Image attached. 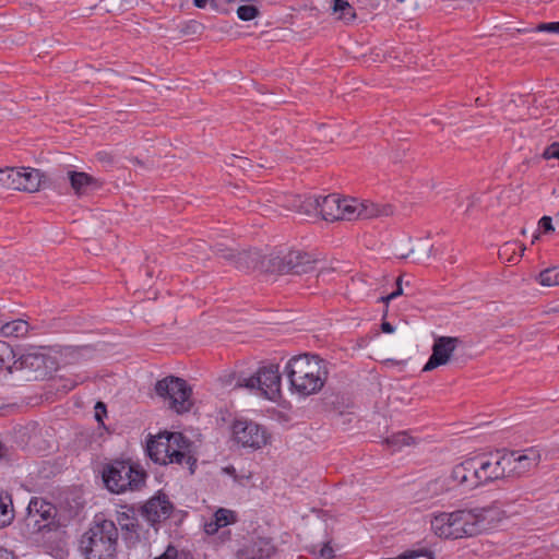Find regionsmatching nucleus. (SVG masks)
I'll use <instances>...</instances> for the list:
<instances>
[{
	"label": "nucleus",
	"instance_id": "obj_6",
	"mask_svg": "<svg viewBox=\"0 0 559 559\" xmlns=\"http://www.w3.org/2000/svg\"><path fill=\"white\" fill-rule=\"evenodd\" d=\"M106 488L114 493L140 490L146 480V472L130 460H115L102 472Z\"/></svg>",
	"mask_w": 559,
	"mask_h": 559
},
{
	"label": "nucleus",
	"instance_id": "obj_29",
	"mask_svg": "<svg viewBox=\"0 0 559 559\" xmlns=\"http://www.w3.org/2000/svg\"><path fill=\"white\" fill-rule=\"evenodd\" d=\"M15 358L13 348L4 341H0V371L5 369L10 372V366Z\"/></svg>",
	"mask_w": 559,
	"mask_h": 559
},
{
	"label": "nucleus",
	"instance_id": "obj_28",
	"mask_svg": "<svg viewBox=\"0 0 559 559\" xmlns=\"http://www.w3.org/2000/svg\"><path fill=\"white\" fill-rule=\"evenodd\" d=\"M332 9L336 17L345 23H349L356 19L354 7L346 0H333Z\"/></svg>",
	"mask_w": 559,
	"mask_h": 559
},
{
	"label": "nucleus",
	"instance_id": "obj_32",
	"mask_svg": "<svg viewBox=\"0 0 559 559\" xmlns=\"http://www.w3.org/2000/svg\"><path fill=\"white\" fill-rule=\"evenodd\" d=\"M130 511L131 510L118 512L117 522L122 528L127 531H134L136 526V520L132 514L129 513Z\"/></svg>",
	"mask_w": 559,
	"mask_h": 559
},
{
	"label": "nucleus",
	"instance_id": "obj_39",
	"mask_svg": "<svg viewBox=\"0 0 559 559\" xmlns=\"http://www.w3.org/2000/svg\"><path fill=\"white\" fill-rule=\"evenodd\" d=\"M402 276H399L396 280V289L390 294L391 298H396L397 296H401L403 294L402 289Z\"/></svg>",
	"mask_w": 559,
	"mask_h": 559
},
{
	"label": "nucleus",
	"instance_id": "obj_25",
	"mask_svg": "<svg viewBox=\"0 0 559 559\" xmlns=\"http://www.w3.org/2000/svg\"><path fill=\"white\" fill-rule=\"evenodd\" d=\"M293 209L306 216H312L319 212V198L314 197H297L293 200Z\"/></svg>",
	"mask_w": 559,
	"mask_h": 559
},
{
	"label": "nucleus",
	"instance_id": "obj_40",
	"mask_svg": "<svg viewBox=\"0 0 559 559\" xmlns=\"http://www.w3.org/2000/svg\"><path fill=\"white\" fill-rule=\"evenodd\" d=\"M0 559H17V558L12 551L4 549V548H0Z\"/></svg>",
	"mask_w": 559,
	"mask_h": 559
},
{
	"label": "nucleus",
	"instance_id": "obj_38",
	"mask_svg": "<svg viewBox=\"0 0 559 559\" xmlns=\"http://www.w3.org/2000/svg\"><path fill=\"white\" fill-rule=\"evenodd\" d=\"M193 4L199 9H204L207 4H211L213 9H217L215 0H193Z\"/></svg>",
	"mask_w": 559,
	"mask_h": 559
},
{
	"label": "nucleus",
	"instance_id": "obj_13",
	"mask_svg": "<svg viewBox=\"0 0 559 559\" xmlns=\"http://www.w3.org/2000/svg\"><path fill=\"white\" fill-rule=\"evenodd\" d=\"M231 436L237 444L253 450L265 447L270 441L266 429L248 419H236L231 425Z\"/></svg>",
	"mask_w": 559,
	"mask_h": 559
},
{
	"label": "nucleus",
	"instance_id": "obj_21",
	"mask_svg": "<svg viewBox=\"0 0 559 559\" xmlns=\"http://www.w3.org/2000/svg\"><path fill=\"white\" fill-rule=\"evenodd\" d=\"M275 552V547L267 538H257L246 544L237 551L238 559H269Z\"/></svg>",
	"mask_w": 559,
	"mask_h": 559
},
{
	"label": "nucleus",
	"instance_id": "obj_33",
	"mask_svg": "<svg viewBox=\"0 0 559 559\" xmlns=\"http://www.w3.org/2000/svg\"><path fill=\"white\" fill-rule=\"evenodd\" d=\"M536 31H538V32H549V33H559V22L540 23V24L537 25Z\"/></svg>",
	"mask_w": 559,
	"mask_h": 559
},
{
	"label": "nucleus",
	"instance_id": "obj_36",
	"mask_svg": "<svg viewBox=\"0 0 559 559\" xmlns=\"http://www.w3.org/2000/svg\"><path fill=\"white\" fill-rule=\"evenodd\" d=\"M107 414L106 405L103 402H97L95 405V419L103 424V416Z\"/></svg>",
	"mask_w": 559,
	"mask_h": 559
},
{
	"label": "nucleus",
	"instance_id": "obj_9",
	"mask_svg": "<svg viewBox=\"0 0 559 559\" xmlns=\"http://www.w3.org/2000/svg\"><path fill=\"white\" fill-rule=\"evenodd\" d=\"M510 462V456L506 455V450H496L475 455L479 486L508 478L507 467Z\"/></svg>",
	"mask_w": 559,
	"mask_h": 559
},
{
	"label": "nucleus",
	"instance_id": "obj_17",
	"mask_svg": "<svg viewBox=\"0 0 559 559\" xmlns=\"http://www.w3.org/2000/svg\"><path fill=\"white\" fill-rule=\"evenodd\" d=\"M506 455H509L512 461L507 467L508 478L522 477L537 467L540 462V454L534 449H528L522 454L515 451H506Z\"/></svg>",
	"mask_w": 559,
	"mask_h": 559
},
{
	"label": "nucleus",
	"instance_id": "obj_7",
	"mask_svg": "<svg viewBox=\"0 0 559 559\" xmlns=\"http://www.w3.org/2000/svg\"><path fill=\"white\" fill-rule=\"evenodd\" d=\"M57 369L56 359L44 347L25 349L10 366V373L22 371L26 380H43Z\"/></svg>",
	"mask_w": 559,
	"mask_h": 559
},
{
	"label": "nucleus",
	"instance_id": "obj_30",
	"mask_svg": "<svg viewBox=\"0 0 559 559\" xmlns=\"http://www.w3.org/2000/svg\"><path fill=\"white\" fill-rule=\"evenodd\" d=\"M538 282L543 286L559 285V269L549 267L542 271L538 275Z\"/></svg>",
	"mask_w": 559,
	"mask_h": 559
},
{
	"label": "nucleus",
	"instance_id": "obj_22",
	"mask_svg": "<svg viewBox=\"0 0 559 559\" xmlns=\"http://www.w3.org/2000/svg\"><path fill=\"white\" fill-rule=\"evenodd\" d=\"M238 521V515L235 511L219 508L213 514L211 521L204 523V532L207 535L216 534L221 528H224Z\"/></svg>",
	"mask_w": 559,
	"mask_h": 559
},
{
	"label": "nucleus",
	"instance_id": "obj_10",
	"mask_svg": "<svg viewBox=\"0 0 559 559\" xmlns=\"http://www.w3.org/2000/svg\"><path fill=\"white\" fill-rule=\"evenodd\" d=\"M237 385L255 391L269 400H275L281 392V373L278 366H263L259 368L253 376L239 380Z\"/></svg>",
	"mask_w": 559,
	"mask_h": 559
},
{
	"label": "nucleus",
	"instance_id": "obj_19",
	"mask_svg": "<svg viewBox=\"0 0 559 559\" xmlns=\"http://www.w3.org/2000/svg\"><path fill=\"white\" fill-rule=\"evenodd\" d=\"M451 478L457 485L467 489L479 487V480L476 472L475 456L468 457L456 464L451 472Z\"/></svg>",
	"mask_w": 559,
	"mask_h": 559
},
{
	"label": "nucleus",
	"instance_id": "obj_5",
	"mask_svg": "<svg viewBox=\"0 0 559 559\" xmlns=\"http://www.w3.org/2000/svg\"><path fill=\"white\" fill-rule=\"evenodd\" d=\"M118 536L114 521H95L80 539L84 559H116Z\"/></svg>",
	"mask_w": 559,
	"mask_h": 559
},
{
	"label": "nucleus",
	"instance_id": "obj_41",
	"mask_svg": "<svg viewBox=\"0 0 559 559\" xmlns=\"http://www.w3.org/2000/svg\"><path fill=\"white\" fill-rule=\"evenodd\" d=\"M381 330L384 333H393L394 332V326L390 322L383 321L381 323Z\"/></svg>",
	"mask_w": 559,
	"mask_h": 559
},
{
	"label": "nucleus",
	"instance_id": "obj_14",
	"mask_svg": "<svg viewBox=\"0 0 559 559\" xmlns=\"http://www.w3.org/2000/svg\"><path fill=\"white\" fill-rule=\"evenodd\" d=\"M216 253L229 261L235 267L241 271L249 270H261V271H272L270 258L267 259V263L265 258L261 254L259 250H247L241 252H236L233 249H221L216 250Z\"/></svg>",
	"mask_w": 559,
	"mask_h": 559
},
{
	"label": "nucleus",
	"instance_id": "obj_31",
	"mask_svg": "<svg viewBox=\"0 0 559 559\" xmlns=\"http://www.w3.org/2000/svg\"><path fill=\"white\" fill-rule=\"evenodd\" d=\"M259 9L253 4H242L237 9V16L241 21H251L259 16Z\"/></svg>",
	"mask_w": 559,
	"mask_h": 559
},
{
	"label": "nucleus",
	"instance_id": "obj_8",
	"mask_svg": "<svg viewBox=\"0 0 559 559\" xmlns=\"http://www.w3.org/2000/svg\"><path fill=\"white\" fill-rule=\"evenodd\" d=\"M155 392L159 397L168 400L169 407L178 414L189 412L192 407L191 389L183 379L166 377L156 382Z\"/></svg>",
	"mask_w": 559,
	"mask_h": 559
},
{
	"label": "nucleus",
	"instance_id": "obj_18",
	"mask_svg": "<svg viewBox=\"0 0 559 559\" xmlns=\"http://www.w3.org/2000/svg\"><path fill=\"white\" fill-rule=\"evenodd\" d=\"M173 511L174 506L165 493H158L152 497L141 507V515L151 525L167 520Z\"/></svg>",
	"mask_w": 559,
	"mask_h": 559
},
{
	"label": "nucleus",
	"instance_id": "obj_12",
	"mask_svg": "<svg viewBox=\"0 0 559 559\" xmlns=\"http://www.w3.org/2000/svg\"><path fill=\"white\" fill-rule=\"evenodd\" d=\"M272 272L301 275L313 272L317 259L302 250H290L284 255H271Z\"/></svg>",
	"mask_w": 559,
	"mask_h": 559
},
{
	"label": "nucleus",
	"instance_id": "obj_35",
	"mask_svg": "<svg viewBox=\"0 0 559 559\" xmlns=\"http://www.w3.org/2000/svg\"><path fill=\"white\" fill-rule=\"evenodd\" d=\"M178 557V550L176 547L169 545L166 550L160 555L157 556L155 559H177Z\"/></svg>",
	"mask_w": 559,
	"mask_h": 559
},
{
	"label": "nucleus",
	"instance_id": "obj_3",
	"mask_svg": "<svg viewBox=\"0 0 559 559\" xmlns=\"http://www.w3.org/2000/svg\"><path fill=\"white\" fill-rule=\"evenodd\" d=\"M285 372L292 391L300 396L320 392L329 377L326 362L319 356L309 354L290 358Z\"/></svg>",
	"mask_w": 559,
	"mask_h": 559
},
{
	"label": "nucleus",
	"instance_id": "obj_11",
	"mask_svg": "<svg viewBox=\"0 0 559 559\" xmlns=\"http://www.w3.org/2000/svg\"><path fill=\"white\" fill-rule=\"evenodd\" d=\"M41 183V174L34 168L8 167L0 169V186L8 190L37 192Z\"/></svg>",
	"mask_w": 559,
	"mask_h": 559
},
{
	"label": "nucleus",
	"instance_id": "obj_44",
	"mask_svg": "<svg viewBox=\"0 0 559 559\" xmlns=\"http://www.w3.org/2000/svg\"><path fill=\"white\" fill-rule=\"evenodd\" d=\"M198 26H199V25H198L195 22L190 23V24L188 25V27H193V28H197Z\"/></svg>",
	"mask_w": 559,
	"mask_h": 559
},
{
	"label": "nucleus",
	"instance_id": "obj_27",
	"mask_svg": "<svg viewBox=\"0 0 559 559\" xmlns=\"http://www.w3.org/2000/svg\"><path fill=\"white\" fill-rule=\"evenodd\" d=\"M29 331L28 322L24 320H13L1 325L0 333L5 337H23Z\"/></svg>",
	"mask_w": 559,
	"mask_h": 559
},
{
	"label": "nucleus",
	"instance_id": "obj_34",
	"mask_svg": "<svg viewBox=\"0 0 559 559\" xmlns=\"http://www.w3.org/2000/svg\"><path fill=\"white\" fill-rule=\"evenodd\" d=\"M539 229L543 231V233H549V231H554L555 228L552 226V222H551V217L550 216H543L540 219H539Z\"/></svg>",
	"mask_w": 559,
	"mask_h": 559
},
{
	"label": "nucleus",
	"instance_id": "obj_1",
	"mask_svg": "<svg viewBox=\"0 0 559 559\" xmlns=\"http://www.w3.org/2000/svg\"><path fill=\"white\" fill-rule=\"evenodd\" d=\"M508 519L498 504L439 512L430 519L431 531L443 539H463L481 535L499 527Z\"/></svg>",
	"mask_w": 559,
	"mask_h": 559
},
{
	"label": "nucleus",
	"instance_id": "obj_24",
	"mask_svg": "<svg viewBox=\"0 0 559 559\" xmlns=\"http://www.w3.org/2000/svg\"><path fill=\"white\" fill-rule=\"evenodd\" d=\"M383 443L393 452H396L401 451L404 447L415 445L417 440L407 431H400L385 438Z\"/></svg>",
	"mask_w": 559,
	"mask_h": 559
},
{
	"label": "nucleus",
	"instance_id": "obj_4",
	"mask_svg": "<svg viewBox=\"0 0 559 559\" xmlns=\"http://www.w3.org/2000/svg\"><path fill=\"white\" fill-rule=\"evenodd\" d=\"M146 451L152 461L160 465L177 464L194 473L197 459L192 442L181 432H160L147 441Z\"/></svg>",
	"mask_w": 559,
	"mask_h": 559
},
{
	"label": "nucleus",
	"instance_id": "obj_37",
	"mask_svg": "<svg viewBox=\"0 0 559 559\" xmlns=\"http://www.w3.org/2000/svg\"><path fill=\"white\" fill-rule=\"evenodd\" d=\"M320 557L324 559H333L335 557L334 549L331 547L330 543H325L320 549Z\"/></svg>",
	"mask_w": 559,
	"mask_h": 559
},
{
	"label": "nucleus",
	"instance_id": "obj_26",
	"mask_svg": "<svg viewBox=\"0 0 559 559\" xmlns=\"http://www.w3.org/2000/svg\"><path fill=\"white\" fill-rule=\"evenodd\" d=\"M14 519L13 501L10 493L0 491V527H4Z\"/></svg>",
	"mask_w": 559,
	"mask_h": 559
},
{
	"label": "nucleus",
	"instance_id": "obj_15",
	"mask_svg": "<svg viewBox=\"0 0 559 559\" xmlns=\"http://www.w3.org/2000/svg\"><path fill=\"white\" fill-rule=\"evenodd\" d=\"M461 343L459 337L454 336H437L432 345V354L423 368L424 372L447 365Z\"/></svg>",
	"mask_w": 559,
	"mask_h": 559
},
{
	"label": "nucleus",
	"instance_id": "obj_45",
	"mask_svg": "<svg viewBox=\"0 0 559 559\" xmlns=\"http://www.w3.org/2000/svg\"><path fill=\"white\" fill-rule=\"evenodd\" d=\"M538 238H539V234H535L534 237H533L532 242L534 243Z\"/></svg>",
	"mask_w": 559,
	"mask_h": 559
},
{
	"label": "nucleus",
	"instance_id": "obj_43",
	"mask_svg": "<svg viewBox=\"0 0 559 559\" xmlns=\"http://www.w3.org/2000/svg\"><path fill=\"white\" fill-rule=\"evenodd\" d=\"M230 538V532H224L222 534V540L225 542V540H228Z\"/></svg>",
	"mask_w": 559,
	"mask_h": 559
},
{
	"label": "nucleus",
	"instance_id": "obj_16",
	"mask_svg": "<svg viewBox=\"0 0 559 559\" xmlns=\"http://www.w3.org/2000/svg\"><path fill=\"white\" fill-rule=\"evenodd\" d=\"M56 507L43 498L34 497L27 506V516L34 522L38 531L53 530L56 527Z\"/></svg>",
	"mask_w": 559,
	"mask_h": 559
},
{
	"label": "nucleus",
	"instance_id": "obj_20",
	"mask_svg": "<svg viewBox=\"0 0 559 559\" xmlns=\"http://www.w3.org/2000/svg\"><path fill=\"white\" fill-rule=\"evenodd\" d=\"M67 178L73 193L79 198L87 195L102 187V182L97 178L84 171L69 170Z\"/></svg>",
	"mask_w": 559,
	"mask_h": 559
},
{
	"label": "nucleus",
	"instance_id": "obj_2",
	"mask_svg": "<svg viewBox=\"0 0 559 559\" xmlns=\"http://www.w3.org/2000/svg\"><path fill=\"white\" fill-rule=\"evenodd\" d=\"M318 213L326 222L372 219L391 216L393 206L391 204H377L368 200L360 201L355 198L329 194L319 198Z\"/></svg>",
	"mask_w": 559,
	"mask_h": 559
},
{
	"label": "nucleus",
	"instance_id": "obj_23",
	"mask_svg": "<svg viewBox=\"0 0 559 559\" xmlns=\"http://www.w3.org/2000/svg\"><path fill=\"white\" fill-rule=\"evenodd\" d=\"M525 246L518 241H509L501 246L499 249V258L501 260L507 261L508 263H518L523 252L525 251Z\"/></svg>",
	"mask_w": 559,
	"mask_h": 559
},
{
	"label": "nucleus",
	"instance_id": "obj_42",
	"mask_svg": "<svg viewBox=\"0 0 559 559\" xmlns=\"http://www.w3.org/2000/svg\"><path fill=\"white\" fill-rule=\"evenodd\" d=\"M393 298L390 297V294L388 296H383L381 297L379 300L381 302H384V304H388L390 300H392Z\"/></svg>",
	"mask_w": 559,
	"mask_h": 559
}]
</instances>
